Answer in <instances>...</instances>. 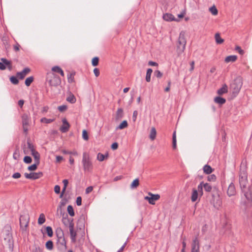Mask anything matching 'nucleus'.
<instances>
[{
    "label": "nucleus",
    "instance_id": "nucleus-21",
    "mask_svg": "<svg viewBox=\"0 0 252 252\" xmlns=\"http://www.w3.org/2000/svg\"><path fill=\"white\" fill-rule=\"evenodd\" d=\"M203 172L206 174H211L214 169L211 167V166L206 164L204 166L203 168Z\"/></svg>",
    "mask_w": 252,
    "mask_h": 252
},
{
    "label": "nucleus",
    "instance_id": "nucleus-39",
    "mask_svg": "<svg viewBox=\"0 0 252 252\" xmlns=\"http://www.w3.org/2000/svg\"><path fill=\"white\" fill-rule=\"evenodd\" d=\"M17 77L14 76H11L9 78L11 83L14 85H17L19 83V80Z\"/></svg>",
    "mask_w": 252,
    "mask_h": 252
},
{
    "label": "nucleus",
    "instance_id": "nucleus-61",
    "mask_svg": "<svg viewBox=\"0 0 252 252\" xmlns=\"http://www.w3.org/2000/svg\"><path fill=\"white\" fill-rule=\"evenodd\" d=\"M93 189V187L92 186L88 187L86 188L85 192L86 194H88L92 191Z\"/></svg>",
    "mask_w": 252,
    "mask_h": 252
},
{
    "label": "nucleus",
    "instance_id": "nucleus-50",
    "mask_svg": "<svg viewBox=\"0 0 252 252\" xmlns=\"http://www.w3.org/2000/svg\"><path fill=\"white\" fill-rule=\"evenodd\" d=\"M97 158L99 161H102L105 159V155L100 153H99L97 154Z\"/></svg>",
    "mask_w": 252,
    "mask_h": 252
},
{
    "label": "nucleus",
    "instance_id": "nucleus-55",
    "mask_svg": "<svg viewBox=\"0 0 252 252\" xmlns=\"http://www.w3.org/2000/svg\"><path fill=\"white\" fill-rule=\"evenodd\" d=\"M67 107L66 105H63L58 107V110L61 112H63L64 110H66Z\"/></svg>",
    "mask_w": 252,
    "mask_h": 252
},
{
    "label": "nucleus",
    "instance_id": "nucleus-23",
    "mask_svg": "<svg viewBox=\"0 0 252 252\" xmlns=\"http://www.w3.org/2000/svg\"><path fill=\"white\" fill-rule=\"evenodd\" d=\"M237 57L235 55H230L227 56L225 59V62L226 63L234 62L237 60Z\"/></svg>",
    "mask_w": 252,
    "mask_h": 252
},
{
    "label": "nucleus",
    "instance_id": "nucleus-60",
    "mask_svg": "<svg viewBox=\"0 0 252 252\" xmlns=\"http://www.w3.org/2000/svg\"><path fill=\"white\" fill-rule=\"evenodd\" d=\"M111 149L113 150H116L118 148V144L117 142H114L111 145Z\"/></svg>",
    "mask_w": 252,
    "mask_h": 252
},
{
    "label": "nucleus",
    "instance_id": "nucleus-24",
    "mask_svg": "<svg viewBox=\"0 0 252 252\" xmlns=\"http://www.w3.org/2000/svg\"><path fill=\"white\" fill-rule=\"evenodd\" d=\"M152 72L153 70L152 68H150L147 70L145 79L147 82H150L151 81V76Z\"/></svg>",
    "mask_w": 252,
    "mask_h": 252
},
{
    "label": "nucleus",
    "instance_id": "nucleus-53",
    "mask_svg": "<svg viewBox=\"0 0 252 252\" xmlns=\"http://www.w3.org/2000/svg\"><path fill=\"white\" fill-rule=\"evenodd\" d=\"M235 50L237 51L241 55H243L245 53L244 51L242 50L241 48L239 46H237L235 47Z\"/></svg>",
    "mask_w": 252,
    "mask_h": 252
},
{
    "label": "nucleus",
    "instance_id": "nucleus-48",
    "mask_svg": "<svg viewBox=\"0 0 252 252\" xmlns=\"http://www.w3.org/2000/svg\"><path fill=\"white\" fill-rule=\"evenodd\" d=\"M32 161V159L30 156H25L24 158V162L26 163H31Z\"/></svg>",
    "mask_w": 252,
    "mask_h": 252
},
{
    "label": "nucleus",
    "instance_id": "nucleus-7",
    "mask_svg": "<svg viewBox=\"0 0 252 252\" xmlns=\"http://www.w3.org/2000/svg\"><path fill=\"white\" fill-rule=\"evenodd\" d=\"M244 193L245 196L247 199V206H252V185L249 186L248 189L242 190Z\"/></svg>",
    "mask_w": 252,
    "mask_h": 252
},
{
    "label": "nucleus",
    "instance_id": "nucleus-10",
    "mask_svg": "<svg viewBox=\"0 0 252 252\" xmlns=\"http://www.w3.org/2000/svg\"><path fill=\"white\" fill-rule=\"evenodd\" d=\"M148 194L150 196H145L144 199L147 200L149 204L152 205L155 204V201L158 200L160 198V195L158 194H153L151 192H148Z\"/></svg>",
    "mask_w": 252,
    "mask_h": 252
},
{
    "label": "nucleus",
    "instance_id": "nucleus-13",
    "mask_svg": "<svg viewBox=\"0 0 252 252\" xmlns=\"http://www.w3.org/2000/svg\"><path fill=\"white\" fill-rule=\"evenodd\" d=\"M199 252V242L197 236H196L193 240L191 244V252Z\"/></svg>",
    "mask_w": 252,
    "mask_h": 252
},
{
    "label": "nucleus",
    "instance_id": "nucleus-2",
    "mask_svg": "<svg viewBox=\"0 0 252 252\" xmlns=\"http://www.w3.org/2000/svg\"><path fill=\"white\" fill-rule=\"evenodd\" d=\"M248 174L245 166H241L239 174V182L242 190L245 189L248 185Z\"/></svg>",
    "mask_w": 252,
    "mask_h": 252
},
{
    "label": "nucleus",
    "instance_id": "nucleus-19",
    "mask_svg": "<svg viewBox=\"0 0 252 252\" xmlns=\"http://www.w3.org/2000/svg\"><path fill=\"white\" fill-rule=\"evenodd\" d=\"M22 126L29 125V117L27 114H24L22 116Z\"/></svg>",
    "mask_w": 252,
    "mask_h": 252
},
{
    "label": "nucleus",
    "instance_id": "nucleus-41",
    "mask_svg": "<svg viewBox=\"0 0 252 252\" xmlns=\"http://www.w3.org/2000/svg\"><path fill=\"white\" fill-rule=\"evenodd\" d=\"M67 212L71 217L75 215L73 208L71 205H68L67 208Z\"/></svg>",
    "mask_w": 252,
    "mask_h": 252
},
{
    "label": "nucleus",
    "instance_id": "nucleus-15",
    "mask_svg": "<svg viewBox=\"0 0 252 252\" xmlns=\"http://www.w3.org/2000/svg\"><path fill=\"white\" fill-rule=\"evenodd\" d=\"M69 232L70 235V239L72 243H75L76 242V232L74 230V225L71 223L69 226Z\"/></svg>",
    "mask_w": 252,
    "mask_h": 252
},
{
    "label": "nucleus",
    "instance_id": "nucleus-40",
    "mask_svg": "<svg viewBox=\"0 0 252 252\" xmlns=\"http://www.w3.org/2000/svg\"><path fill=\"white\" fill-rule=\"evenodd\" d=\"M203 187L206 192H211L212 190V186L208 183H203Z\"/></svg>",
    "mask_w": 252,
    "mask_h": 252
},
{
    "label": "nucleus",
    "instance_id": "nucleus-22",
    "mask_svg": "<svg viewBox=\"0 0 252 252\" xmlns=\"http://www.w3.org/2000/svg\"><path fill=\"white\" fill-rule=\"evenodd\" d=\"M214 101L216 103L222 105L225 103L226 100L225 98L220 96H217L215 98Z\"/></svg>",
    "mask_w": 252,
    "mask_h": 252
},
{
    "label": "nucleus",
    "instance_id": "nucleus-11",
    "mask_svg": "<svg viewBox=\"0 0 252 252\" xmlns=\"http://www.w3.org/2000/svg\"><path fill=\"white\" fill-rule=\"evenodd\" d=\"M20 227L26 230L29 222V217L26 215H21L19 219Z\"/></svg>",
    "mask_w": 252,
    "mask_h": 252
},
{
    "label": "nucleus",
    "instance_id": "nucleus-17",
    "mask_svg": "<svg viewBox=\"0 0 252 252\" xmlns=\"http://www.w3.org/2000/svg\"><path fill=\"white\" fill-rule=\"evenodd\" d=\"M227 193L229 196H231L232 195H235V194L236 193V190H235V186L232 183H231L229 185V186L228 188Z\"/></svg>",
    "mask_w": 252,
    "mask_h": 252
},
{
    "label": "nucleus",
    "instance_id": "nucleus-44",
    "mask_svg": "<svg viewBox=\"0 0 252 252\" xmlns=\"http://www.w3.org/2000/svg\"><path fill=\"white\" fill-rule=\"evenodd\" d=\"M99 62V58L97 57H94L92 61V65L94 66H96L98 64Z\"/></svg>",
    "mask_w": 252,
    "mask_h": 252
},
{
    "label": "nucleus",
    "instance_id": "nucleus-63",
    "mask_svg": "<svg viewBox=\"0 0 252 252\" xmlns=\"http://www.w3.org/2000/svg\"><path fill=\"white\" fill-rule=\"evenodd\" d=\"M94 73L96 77H98L99 75L100 72L98 68H95L94 69Z\"/></svg>",
    "mask_w": 252,
    "mask_h": 252
},
{
    "label": "nucleus",
    "instance_id": "nucleus-20",
    "mask_svg": "<svg viewBox=\"0 0 252 252\" xmlns=\"http://www.w3.org/2000/svg\"><path fill=\"white\" fill-rule=\"evenodd\" d=\"M227 92V86L226 84H224L221 88H220L217 91V93L219 95H222Z\"/></svg>",
    "mask_w": 252,
    "mask_h": 252
},
{
    "label": "nucleus",
    "instance_id": "nucleus-1",
    "mask_svg": "<svg viewBox=\"0 0 252 252\" xmlns=\"http://www.w3.org/2000/svg\"><path fill=\"white\" fill-rule=\"evenodd\" d=\"M56 235L58 238L57 245L59 250L65 252L67 249L66 241L64 237V233L61 228L57 229Z\"/></svg>",
    "mask_w": 252,
    "mask_h": 252
},
{
    "label": "nucleus",
    "instance_id": "nucleus-18",
    "mask_svg": "<svg viewBox=\"0 0 252 252\" xmlns=\"http://www.w3.org/2000/svg\"><path fill=\"white\" fill-rule=\"evenodd\" d=\"M200 196L199 193L198 192V191L196 189L193 188L192 190V194L191 196V200L192 202H194L197 201L198 196Z\"/></svg>",
    "mask_w": 252,
    "mask_h": 252
},
{
    "label": "nucleus",
    "instance_id": "nucleus-52",
    "mask_svg": "<svg viewBox=\"0 0 252 252\" xmlns=\"http://www.w3.org/2000/svg\"><path fill=\"white\" fill-rule=\"evenodd\" d=\"M154 75L157 78H160L162 76V73L159 70H157L154 72Z\"/></svg>",
    "mask_w": 252,
    "mask_h": 252
},
{
    "label": "nucleus",
    "instance_id": "nucleus-31",
    "mask_svg": "<svg viewBox=\"0 0 252 252\" xmlns=\"http://www.w3.org/2000/svg\"><path fill=\"white\" fill-rule=\"evenodd\" d=\"M32 156L33 157L35 162L40 163V154L37 152L36 153H32Z\"/></svg>",
    "mask_w": 252,
    "mask_h": 252
},
{
    "label": "nucleus",
    "instance_id": "nucleus-3",
    "mask_svg": "<svg viewBox=\"0 0 252 252\" xmlns=\"http://www.w3.org/2000/svg\"><path fill=\"white\" fill-rule=\"evenodd\" d=\"M46 80L51 87H58L61 83L60 77L52 72L47 73Z\"/></svg>",
    "mask_w": 252,
    "mask_h": 252
},
{
    "label": "nucleus",
    "instance_id": "nucleus-59",
    "mask_svg": "<svg viewBox=\"0 0 252 252\" xmlns=\"http://www.w3.org/2000/svg\"><path fill=\"white\" fill-rule=\"evenodd\" d=\"M137 115H138V112L136 110L134 111V112L133 113V115H132V120L134 122H135L136 120Z\"/></svg>",
    "mask_w": 252,
    "mask_h": 252
},
{
    "label": "nucleus",
    "instance_id": "nucleus-36",
    "mask_svg": "<svg viewBox=\"0 0 252 252\" xmlns=\"http://www.w3.org/2000/svg\"><path fill=\"white\" fill-rule=\"evenodd\" d=\"M203 182H201L197 186L198 192L200 194V196H201L203 195Z\"/></svg>",
    "mask_w": 252,
    "mask_h": 252
},
{
    "label": "nucleus",
    "instance_id": "nucleus-4",
    "mask_svg": "<svg viewBox=\"0 0 252 252\" xmlns=\"http://www.w3.org/2000/svg\"><path fill=\"white\" fill-rule=\"evenodd\" d=\"M83 169L85 172H91L93 169V163L88 154L86 152L83 154L82 161Z\"/></svg>",
    "mask_w": 252,
    "mask_h": 252
},
{
    "label": "nucleus",
    "instance_id": "nucleus-6",
    "mask_svg": "<svg viewBox=\"0 0 252 252\" xmlns=\"http://www.w3.org/2000/svg\"><path fill=\"white\" fill-rule=\"evenodd\" d=\"M178 45L177 46L178 54L179 55L184 52L186 45V40L185 38V32L182 31L179 35L178 39Z\"/></svg>",
    "mask_w": 252,
    "mask_h": 252
},
{
    "label": "nucleus",
    "instance_id": "nucleus-33",
    "mask_svg": "<svg viewBox=\"0 0 252 252\" xmlns=\"http://www.w3.org/2000/svg\"><path fill=\"white\" fill-rule=\"evenodd\" d=\"M128 126L127 122L126 120L123 121L117 127V129H122Z\"/></svg>",
    "mask_w": 252,
    "mask_h": 252
},
{
    "label": "nucleus",
    "instance_id": "nucleus-26",
    "mask_svg": "<svg viewBox=\"0 0 252 252\" xmlns=\"http://www.w3.org/2000/svg\"><path fill=\"white\" fill-rule=\"evenodd\" d=\"M66 101L73 104L76 102V98L72 94H70L67 97L66 99Z\"/></svg>",
    "mask_w": 252,
    "mask_h": 252
},
{
    "label": "nucleus",
    "instance_id": "nucleus-14",
    "mask_svg": "<svg viewBox=\"0 0 252 252\" xmlns=\"http://www.w3.org/2000/svg\"><path fill=\"white\" fill-rule=\"evenodd\" d=\"M62 222L65 226H68L69 228V226L70 225L71 223H72V225H74L73 219L68 218V215L66 214L65 215V216H64V215L63 216V219H62Z\"/></svg>",
    "mask_w": 252,
    "mask_h": 252
},
{
    "label": "nucleus",
    "instance_id": "nucleus-49",
    "mask_svg": "<svg viewBox=\"0 0 252 252\" xmlns=\"http://www.w3.org/2000/svg\"><path fill=\"white\" fill-rule=\"evenodd\" d=\"M16 76L17 77H19L20 79L22 80L25 77L26 75H25V74L22 71L17 72Z\"/></svg>",
    "mask_w": 252,
    "mask_h": 252
},
{
    "label": "nucleus",
    "instance_id": "nucleus-30",
    "mask_svg": "<svg viewBox=\"0 0 252 252\" xmlns=\"http://www.w3.org/2000/svg\"><path fill=\"white\" fill-rule=\"evenodd\" d=\"M172 147L174 149H175L177 147V140L176 131H174L172 135Z\"/></svg>",
    "mask_w": 252,
    "mask_h": 252
},
{
    "label": "nucleus",
    "instance_id": "nucleus-45",
    "mask_svg": "<svg viewBox=\"0 0 252 252\" xmlns=\"http://www.w3.org/2000/svg\"><path fill=\"white\" fill-rule=\"evenodd\" d=\"M117 118H122L123 116V110L122 108H118L117 111Z\"/></svg>",
    "mask_w": 252,
    "mask_h": 252
},
{
    "label": "nucleus",
    "instance_id": "nucleus-8",
    "mask_svg": "<svg viewBox=\"0 0 252 252\" xmlns=\"http://www.w3.org/2000/svg\"><path fill=\"white\" fill-rule=\"evenodd\" d=\"M0 70H4L6 67L9 71L12 70V63L11 61L7 60L6 58H2L0 59Z\"/></svg>",
    "mask_w": 252,
    "mask_h": 252
},
{
    "label": "nucleus",
    "instance_id": "nucleus-43",
    "mask_svg": "<svg viewBox=\"0 0 252 252\" xmlns=\"http://www.w3.org/2000/svg\"><path fill=\"white\" fill-rule=\"evenodd\" d=\"M39 163L35 162L34 164L29 166L28 167V169L30 171H34L37 169V166L39 165Z\"/></svg>",
    "mask_w": 252,
    "mask_h": 252
},
{
    "label": "nucleus",
    "instance_id": "nucleus-25",
    "mask_svg": "<svg viewBox=\"0 0 252 252\" xmlns=\"http://www.w3.org/2000/svg\"><path fill=\"white\" fill-rule=\"evenodd\" d=\"M45 216L44 214L41 213L40 214L39 217L38 219V224L39 225H42L45 222Z\"/></svg>",
    "mask_w": 252,
    "mask_h": 252
},
{
    "label": "nucleus",
    "instance_id": "nucleus-57",
    "mask_svg": "<svg viewBox=\"0 0 252 252\" xmlns=\"http://www.w3.org/2000/svg\"><path fill=\"white\" fill-rule=\"evenodd\" d=\"M76 203L77 206H81L82 204V198L81 196L77 197Z\"/></svg>",
    "mask_w": 252,
    "mask_h": 252
},
{
    "label": "nucleus",
    "instance_id": "nucleus-27",
    "mask_svg": "<svg viewBox=\"0 0 252 252\" xmlns=\"http://www.w3.org/2000/svg\"><path fill=\"white\" fill-rule=\"evenodd\" d=\"M75 73L72 72L67 75V80L69 83H72L74 82V75Z\"/></svg>",
    "mask_w": 252,
    "mask_h": 252
},
{
    "label": "nucleus",
    "instance_id": "nucleus-51",
    "mask_svg": "<svg viewBox=\"0 0 252 252\" xmlns=\"http://www.w3.org/2000/svg\"><path fill=\"white\" fill-rule=\"evenodd\" d=\"M62 68L59 66H54L52 68V72L59 73Z\"/></svg>",
    "mask_w": 252,
    "mask_h": 252
},
{
    "label": "nucleus",
    "instance_id": "nucleus-28",
    "mask_svg": "<svg viewBox=\"0 0 252 252\" xmlns=\"http://www.w3.org/2000/svg\"><path fill=\"white\" fill-rule=\"evenodd\" d=\"M156 134H157L156 129L155 127H153L151 129L150 134V138L152 140H154L156 138Z\"/></svg>",
    "mask_w": 252,
    "mask_h": 252
},
{
    "label": "nucleus",
    "instance_id": "nucleus-16",
    "mask_svg": "<svg viewBox=\"0 0 252 252\" xmlns=\"http://www.w3.org/2000/svg\"><path fill=\"white\" fill-rule=\"evenodd\" d=\"M162 18L164 20L170 22V21H178V20L176 19L173 15L171 13H166L163 15Z\"/></svg>",
    "mask_w": 252,
    "mask_h": 252
},
{
    "label": "nucleus",
    "instance_id": "nucleus-46",
    "mask_svg": "<svg viewBox=\"0 0 252 252\" xmlns=\"http://www.w3.org/2000/svg\"><path fill=\"white\" fill-rule=\"evenodd\" d=\"M210 11L214 15H216L218 13V11L215 5L210 8Z\"/></svg>",
    "mask_w": 252,
    "mask_h": 252
},
{
    "label": "nucleus",
    "instance_id": "nucleus-58",
    "mask_svg": "<svg viewBox=\"0 0 252 252\" xmlns=\"http://www.w3.org/2000/svg\"><path fill=\"white\" fill-rule=\"evenodd\" d=\"M21 176V175L19 172L15 173L12 176V178H13L14 179H18V178H20Z\"/></svg>",
    "mask_w": 252,
    "mask_h": 252
},
{
    "label": "nucleus",
    "instance_id": "nucleus-5",
    "mask_svg": "<svg viewBox=\"0 0 252 252\" xmlns=\"http://www.w3.org/2000/svg\"><path fill=\"white\" fill-rule=\"evenodd\" d=\"M243 85L242 78L237 77L230 85V89L233 94H237L240 92Z\"/></svg>",
    "mask_w": 252,
    "mask_h": 252
},
{
    "label": "nucleus",
    "instance_id": "nucleus-56",
    "mask_svg": "<svg viewBox=\"0 0 252 252\" xmlns=\"http://www.w3.org/2000/svg\"><path fill=\"white\" fill-rule=\"evenodd\" d=\"M54 191L56 194H59L61 191V188L59 185H56L54 187Z\"/></svg>",
    "mask_w": 252,
    "mask_h": 252
},
{
    "label": "nucleus",
    "instance_id": "nucleus-64",
    "mask_svg": "<svg viewBox=\"0 0 252 252\" xmlns=\"http://www.w3.org/2000/svg\"><path fill=\"white\" fill-rule=\"evenodd\" d=\"M22 71L25 74V75H26L30 72V69L29 67H26L22 70Z\"/></svg>",
    "mask_w": 252,
    "mask_h": 252
},
{
    "label": "nucleus",
    "instance_id": "nucleus-12",
    "mask_svg": "<svg viewBox=\"0 0 252 252\" xmlns=\"http://www.w3.org/2000/svg\"><path fill=\"white\" fill-rule=\"evenodd\" d=\"M25 177L27 179L36 180L43 176V174L42 172H32L30 173H25L24 174Z\"/></svg>",
    "mask_w": 252,
    "mask_h": 252
},
{
    "label": "nucleus",
    "instance_id": "nucleus-34",
    "mask_svg": "<svg viewBox=\"0 0 252 252\" xmlns=\"http://www.w3.org/2000/svg\"><path fill=\"white\" fill-rule=\"evenodd\" d=\"M34 78L33 76H30L26 78L25 84V85L29 87L31 85V83L33 81Z\"/></svg>",
    "mask_w": 252,
    "mask_h": 252
},
{
    "label": "nucleus",
    "instance_id": "nucleus-38",
    "mask_svg": "<svg viewBox=\"0 0 252 252\" xmlns=\"http://www.w3.org/2000/svg\"><path fill=\"white\" fill-rule=\"evenodd\" d=\"M69 124H67V125H64L61 126L60 130L62 132H66L69 130Z\"/></svg>",
    "mask_w": 252,
    "mask_h": 252
},
{
    "label": "nucleus",
    "instance_id": "nucleus-47",
    "mask_svg": "<svg viewBox=\"0 0 252 252\" xmlns=\"http://www.w3.org/2000/svg\"><path fill=\"white\" fill-rule=\"evenodd\" d=\"M82 137L85 140L89 139V136L86 130L84 129L82 131Z\"/></svg>",
    "mask_w": 252,
    "mask_h": 252
},
{
    "label": "nucleus",
    "instance_id": "nucleus-54",
    "mask_svg": "<svg viewBox=\"0 0 252 252\" xmlns=\"http://www.w3.org/2000/svg\"><path fill=\"white\" fill-rule=\"evenodd\" d=\"M216 180V176L214 174H212L208 177V181H215Z\"/></svg>",
    "mask_w": 252,
    "mask_h": 252
},
{
    "label": "nucleus",
    "instance_id": "nucleus-32",
    "mask_svg": "<svg viewBox=\"0 0 252 252\" xmlns=\"http://www.w3.org/2000/svg\"><path fill=\"white\" fill-rule=\"evenodd\" d=\"M55 121V119H47L45 117L42 118L40 119V122L45 124H50Z\"/></svg>",
    "mask_w": 252,
    "mask_h": 252
},
{
    "label": "nucleus",
    "instance_id": "nucleus-9",
    "mask_svg": "<svg viewBox=\"0 0 252 252\" xmlns=\"http://www.w3.org/2000/svg\"><path fill=\"white\" fill-rule=\"evenodd\" d=\"M4 240L6 241L8 243L9 248H13V240L12 235L10 229L8 228L7 229L5 230V236L4 237Z\"/></svg>",
    "mask_w": 252,
    "mask_h": 252
},
{
    "label": "nucleus",
    "instance_id": "nucleus-35",
    "mask_svg": "<svg viewBox=\"0 0 252 252\" xmlns=\"http://www.w3.org/2000/svg\"><path fill=\"white\" fill-rule=\"evenodd\" d=\"M45 229H46V232L47 234L48 235V236L50 237H52L53 235V232L52 227L49 226H46L45 227Z\"/></svg>",
    "mask_w": 252,
    "mask_h": 252
},
{
    "label": "nucleus",
    "instance_id": "nucleus-62",
    "mask_svg": "<svg viewBox=\"0 0 252 252\" xmlns=\"http://www.w3.org/2000/svg\"><path fill=\"white\" fill-rule=\"evenodd\" d=\"M27 145L28 148L30 150L33 149L34 148V145L29 141H28L27 142Z\"/></svg>",
    "mask_w": 252,
    "mask_h": 252
},
{
    "label": "nucleus",
    "instance_id": "nucleus-42",
    "mask_svg": "<svg viewBox=\"0 0 252 252\" xmlns=\"http://www.w3.org/2000/svg\"><path fill=\"white\" fill-rule=\"evenodd\" d=\"M45 246L47 249L51 250L53 248V243L51 240L48 241L45 244Z\"/></svg>",
    "mask_w": 252,
    "mask_h": 252
},
{
    "label": "nucleus",
    "instance_id": "nucleus-37",
    "mask_svg": "<svg viewBox=\"0 0 252 252\" xmlns=\"http://www.w3.org/2000/svg\"><path fill=\"white\" fill-rule=\"evenodd\" d=\"M215 37L216 41L217 43H218V44H221L224 41L223 39L220 37V35L219 33H217L215 34Z\"/></svg>",
    "mask_w": 252,
    "mask_h": 252
},
{
    "label": "nucleus",
    "instance_id": "nucleus-29",
    "mask_svg": "<svg viewBox=\"0 0 252 252\" xmlns=\"http://www.w3.org/2000/svg\"><path fill=\"white\" fill-rule=\"evenodd\" d=\"M139 185V181L138 178L135 179L133 181L130 185V188L132 189L136 188Z\"/></svg>",
    "mask_w": 252,
    "mask_h": 252
}]
</instances>
